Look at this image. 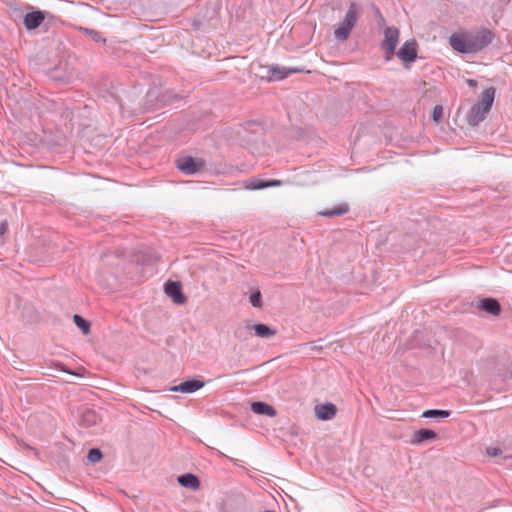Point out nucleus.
I'll return each instance as SVG.
<instances>
[{"label":"nucleus","instance_id":"2eb2a0df","mask_svg":"<svg viewBox=\"0 0 512 512\" xmlns=\"http://www.w3.org/2000/svg\"><path fill=\"white\" fill-rule=\"evenodd\" d=\"M251 410L257 415H265L268 417H275L277 415L276 409L263 401H254L251 403Z\"/></svg>","mask_w":512,"mask_h":512},{"label":"nucleus","instance_id":"473e14b6","mask_svg":"<svg viewBox=\"0 0 512 512\" xmlns=\"http://www.w3.org/2000/svg\"><path fill=\"white\" fill-rule=\"evenodd\" d=\"M6 80L5 73L0 70V83H3Z\"/></svg>","mask_w":512,"mask_h":512},{"label":"nucleus","instance_id":"393cba45","mask_svg":"<svg viewBox=\"0 0 512 512\" xmlns=\"http://www.w3.org/2000/svg\"><path fill=\"white\" fill-rule=\"evenodd\" d=\"M81 30L89 36L93 41L97 43H105V39L101 36L100 32L90 29V28H81Z\"/></svg>","mask_w":512,"mask_h":512},{"label":"nucleus","instance_id":"7ed1b4c3","mask_svg":"<svg viewBox=\"0 0 512 512\" xmlns=\"http://www.w3.org/2000/svg\"><path fill=\"white\" fill-rule=\"evenodd\" d=\"M175 166L185 175H196L205 169V161L201 158L184 155L175 160Z\"/></svg>","mask_w":512,"mask_h":512},{"label":"nucleus","instance_id":"f8f14e48","mask_svg":"<svg viewBox=\"0 0 512 512\" xmlns=\"http://www.w3.org/2000/svg\"><path fill=\"white\" fill-rule=\"evenodd\" d=\"M44 20L45 15L43 11H32L24 16V26L26 27L27 30H34L38 28Z\"/></svg>","mask_w":512,"mask_h":512},{"label":"nucleus","instance_id":"2f4dec72","mask_svg":"<svg viewBox=\"0 0 512 512\" xmlns=\"http://www.w3.org/2000/svg\"><path fill=\"white\" fill-rule=\"evenodd\" d=\"M61 371L68 373V374L76 375L75 373L70 371L68 368H66L64 365H61Z\"/></svg>","mask_w":512,"mask_h":512},{"label":"nucleus","instance_id":"9d476101","mask_svg":"<svg viewBox=\"0 0 512 512\" xmlns=\"http://www.w3.org/2000/svg\"><path fill=\"white\" fill-rule=\"evenodd\" d=\"M480 310L493 315L498 316L501 313V305L499 301L492 297H486L478 302L477 306Z\"/></svg>","mask_w":512,"mask_h":512},{"label":"nucleus","instance_id":"423d86ee","mask_svg":"<svg viewBox=\"0 0 512 512\" xmlns=\"http://www.w3.org/2000/svg\"><path fill=\"white\" fill-rule=\"evenodd\" d=\"M164 291L175 304L182 305L187 301V297L182 291V284L178 281H167L164 285Z\"/></svg>","mask_w":512,"mask_h":512},{"label":"nucleus","instance_id":"ddd939ff","mask_svg":"<svg viewBox=\"0 0 512 512\" xmlns=\"http://www.w3.org/2000/svg\"><path fill=\"white\" fill-rule=\"evenodd\" d=\"M100 421L101 418L95 410L86 408L81 412L79 424L82 427L90 428L97 425Z\"/></svg>","mask_w":512,"mask_h":512},{"label":"nucleus","instance_id":"4be33fe9","mask_svg":"<svg viewBox=\"0 0 512 512\" xmlns=\"http://www.w3.org/2000/svg\"><path fill=\"white\" fill-rule=\"evenodd\" d=\"M246 188L250 190H262L268 188L267 180L258 178L250 179L246 184Z\"/></svg>","mask_w":512,"mask_h":512},{"label":"nucleus","instance_id":"f3484780","mask_svg":"<svg viewBox=\"0 0 512 512\" xmlns=\"http://www.w3.org/2000/svg\"><path fill=\"white\" fill-rule=\"evenodd\" d=\"M178 483L185 488L191 489V490H197L200 487V480L199 478L192 473H185L177 478Z\"/></svg>","mask_w":512,"mask_h":512},{"label":"nucleus","instance_id":"a211bd4d","mask_svg":"<svg viewBox=\"0 0 512 512\" xmlns=\"http://www.w3.org/2000/svg\"><path fill=\"white\" fill-rule=\"evenodd\" d=\"M486 114L487 112H484L482 108L474 104L467 113L466 119L469 125L477 126L484 120Z\"/></svg>","mask_w":512,"mask_h":512},{"label":"nucleus","instance_id":"a878e982","mask_svg":"<svg viewBox=\"0 0 512 512\" xmlns=\"http://www.w3.org/2000/svg\"><path fill=\"white\" fill-rule=\"evenodd\" d=\"M251 330H248L247 328V323L245 325H239L235 331H234V335L236 338H239V339H245V334L247 332H250Z\"/></svg>","mask_w":512,"mask_h":512},{"label":"nucleus","instance_id":"4468645a","mask_svg":"<svg viewBox=\"0 0 512 512\" xmlns=\"http://www.w3.org/2000/svg\"><path fill=\"white\" fill-rule=\"evenodd\" d=\"M496 89L494 87L486 88L480 95L479 101L475 104L482 108L484 112H489L494 102Z\"/></svg>","mask_w":512,"mask_h":512},{"label":"nucleus","instance_id":"c85d7f7f","mask_svg":"<svg viewBox=\"0 0 512 512\" xmlns=\"http://www.w3.org/2000/svg\"><path fill=\"white\" fill-rule=\"evenodd\" d=\"M8 230V224L6 221H3L0 224V237H2Z\"/></svg>","mask_w":512,"mask_h":512},{"label":"nucleus","instance_id":"0eeeda50","mask_svg":"<svg viewBox=\"0 0 512 512\" xmlns=\"http://www.w3.org/2000/svg\"><path fill=\"white\" fill-rule=\"evenodd\" d=\"M418 44L415 40L406 41L398 50L397 56L404 63H412L417 58Z\"/></svg>","mask_w":512,"mask_h":512},{"label":"nucleus","instance_id":"1a4fd4ad","mask_svg":"<svg viewBox=\"0 0 512 512\" xmlns=\"http://www.w3.org/2000/svg\"><path fill=\"white\" fill-rule=\"evenodd\" d=\"M337 413V407L335 404L326 402L315 406V415L318 419L323 421L331 420Z\"/></svg>","mask_w":512,"mask_h":512},{"label":"nucleus","instance_id":"6ab92c4d","mask_svg":"<svg viewBox=\"0 0 512 512\" xmlns=\"http://www.w3.org/2000/svg\"><path fill=\"white\" fill-rule=\"evenodd\" d=\"M349 211V205L347 203H340L332 208L324 209L319 212L321 216L332 218L346 214Z\"/></svg>","mask_w":512,"mask_h":512},{"label":"nucleus","instance_id":"39448f33","mask_svg":"<svg viewBox=\"0 0 512 512\" xmlns=\"http://www.w3.org/2000/svg\"><path fill=\"white\" fill-rule=\"evenodd\" d=\"M266 69L268 81H280L292 74L304 72L303 68H286L279 65L267 66Z\"/></svg>","mask_w":512,"mask_h":512},{"label":"nucleus","instance_id":"c756f323","mask_svg":"<svg viewBox=\"0 0 512 512\" xmlns=\"http://www.w3.org/2000/svg\"><path fill=\"white\" fill-rule=\"evenodd\" d=\"M267 185H268V188L269 187H277V186L281 185V181L280 180H276V179L267 180Z\"/></svg>","mask_w":512,"mask_h":512},{"label":"nucleus","instance_id":"6e6552de","mask_svg":"<svg viewBox=\"0 0 512 512\" xmlns=\"http://www.w3.org/2000/svg\"><path fill=\"white\" fill-rule=\"evenodd\" d=\"M205 382L199 378L188 379L181 382L179 385L173 386L170 388L172 392H181V393H194L199 389L203 388Z\"/></svg>","mask_w":512,"mask_h":512},{"label":"nucleus","instance_id":"b1692460","mask_svg":"<svg viewBox=\"0 0 512 512\" xmlns=\"http://www.w3.org/2000/svg\"><path fill=\"white\" fill-rule=\"evenodd\" d=\"M250 304L255 308L262 307V294L259 289L254 290L249 297Z\"/></svg>","mask_w":512,"mask_h":512},{"label":"nucleus","instance_id":"bb28decb","mask_svg":"<svg viewBox=\"0 0 512 512\" xmlns=\"http://www.w3.org/2000/svg\"><path fill=\"white\" fill-rule=\"evenodd\" d=\"M442 116H443V107L441 105H436L433 108L432 115H431L433 121L439 122V120L442 118Z\"/></svg>","mask_w":512,"mask_h":512},{"label":"nucleus","instance_id":"cd10ccee","mask_svg":"<svg viewBox=\"0 0 512 512\" xmlns=\"http://www.w3.org/2000/svg\"><path fill=\"white\" fill-rule=\"evenodd\" d=\"M487 454L492 457H497L502 454V450L498 447H490L487 449Z\"/></svg>","mask_w":512,"mask_h":512},{"label":"nucleus","instance_id":"aec40b11","mask_svg":"<svg viewBox=\"0 0 512 512\" xmlns=\"http://www.w3.org/2000/svg\"><path fill=\"white\" fill-rule=\"evenodd\" d=\"M73 322L83 334L87 335L90 333L91 323L81 315L75 314L73 316Z\"/></svg>","mask_w":512,"mask_h":512},{"label":"nucleus","instance_id":"f03ea898","mask_svg":"<svg viewBox=\"0 0 512 512\" xmlns=\"http://www.w3.org/2000/svg\"><path fill=\"white\" fill-rule=\"evenodd\" d=\"M358 10V5L355 2H351L343 21L334 31V36L337 40L346 41L349 38L350 33L357 22Z\"/></svg>","mask_w":512,"mask_h":512},{"label":"nucleus","instance_id":"7c9ffc66","mask_svg":"<svg viewBox=\"0 0 512 512\" xmlns=\"http://www.w3.org/2000/svg\"><path fill=\"white\" fill-rule=\"evenodd\" d=\"M467 84L470 86V87H475L477 85V82L476 80L474 79H468L467 80Z\"/></svg>","mask_w":512,"mask_h":512},{"label":"nucleus","instance_id":"dca6fc26","mask_svg":"<svg viewBox=\"0 0 512 512\" xmlns=\"http://www.w3.org/2000/svg\"><path fill=\"white\" fill-rule=\"evenodd\" d=\"M247 328L248 330H254L256 336L261 338H270L277 333L275 329L264 323L250 324L247 322Z\"/></svg>","mask_w":512,"mask_h":512},{"label":"nucleus","instance_id":"f257e3e1","mask_svg":"<svg viewBox=\"0 0 512 512\" xmlns=\"http://www.w3.org/2000/svg\"><path fill=\"white\" fill-rule=\"evenodd\" d=\"M495 33L485 27L476 31L454 33L449 37L452 49L461 54H474L488 47L494 40Z\"/></svg>","mask_w":512,"mask_h":512},{"label":"nucleus","instance_id":"412c9836","mask_svg":"<svg viewBox=\"0 0 512 512\" xmlns=\"http://www.w3.org/2000/svg\"><path fill=\"white\" fill-rule=\"evenodd\" d=\"M451 415L450 410L428 409L422 413L424 418H447Z\"/></svg>","mask_w":512,"mask_h":512},{"label":"nucleus","instance_id":"9b49d317","mask_svg":"<svg viewBox=\"0 0 512 512\" xmlns=\"http://www.w3.org/2000/svg\"><path fill=\"white\" fill-rule=\"evenodd\" d=\"M438 434L432 430L427 428H422L417 431H415L411 438V444L413 445H421L428 441H433L437 439Z\"/></svg>","mask_w":512,"mask_h":512},{"label":"nucleus","instance_id":"5701e85b","mask_svg":"<svg viewBox=\"0 0 512 512\" xmlns=\"http://www.w3.org/2000/svg\"><path fill=\"white\" fill-rule=\"evenodd\" d=\"M102 457L103 453L99 448H91L87 454V460L92 464L98 463Z\"/></svg>","mask_w":512,"mask_h":512},{"label":"nucleus","instance_id":"20e7f679","mask_svg":"<svg viewBox=\"0 0 512 512\" xmlns=\"http://www.w3.org/2000/svg\"><path fill=\"white\" fill-rule=\"evenodd\" d=\"M399 29L395 26H388L384 29V39L380 47L385 51V60L390 61L395 53V49L399 42Z\"/></svg>","mask_w":512,"mask_h":512}]
</instances>
